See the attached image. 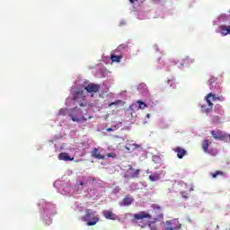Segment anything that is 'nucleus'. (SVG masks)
<instances>
[{
	"instance_id": "obj_10",
	"label": "nucleus",
	"mask_w": 230,
	"mask_h": 230,
	"mask_svg": "<svg viewBox=\"0 0 230 230\" xmlns=\"http://www.w3.org/2000/svg\"><path fill=\"white\" fill-rule=\"evenodd\" d=\"M172 150H173V152H175V154H177L178 159H182L184 157V155H188V151H186V149H184L181 146H177V147L173 148Z\"/></svg>"
},
{
	"instance_id": "obj_33",
	"label": "nucleus",
	"mask_w": 230,
	"mask_h": 230,
	"mask_svg": "<svg viewBox=\"0 0 230 230\" xmlns=\"http://www.w3.org/2000/svg\"><path fill=\"white\" fill-rule=\"evenodd\" d=\"M125 148H126V150L130 151V147L126 146Z\"/></svg>"
},
{
	"instance_id": "obj_9",
	"label": "nucleus",
	"mask_w": 230,
	"mask_h": 230,
	"mask_svg": "<svg viewBox=\"0 0 230 230\" xmlns=\"http://www.w3.org/2000/svg\"><path fill=\"white\" fill-rule=\"evenodd\" d=\"M182 225L179 223V220H169L165 222V226L162 230H179L181 229Z\"/></svg>"
},
{
	"instance_id": "obj_28",
	"label": "nucleus",
	"mask_w": 230,
	"mask_h": 230,
	"mask_svg": "<svg viewBox=\"0 0 230 230\" xmlns=\"http://www.w3.org/2000/svg\"><path fill=\"white\" fill-rule=\"evenodd\" d=\"M132 146H133L132 150H136V149L139 148V145H137V144H133Z\"/></svg>"
},
{
	"instance_id": "obj_4",
	"label": "nucleus",
	"mask_w": 230,
	"mask_h": 230,
	"mask_svg": "<svg viewBox=\"0 0 230 230\" xmlns=\"http://www.w3.org/2000/svg\"><path fill=\"white\" fill-rule=\"evenodd\" d=\"M83 222H87L86 226H96L100 222V217L96 216V212L93 209H86L85 215L81 217Z\"/></svg>"
},
{
	"instance_id": "obj_19",
	"label": "nucleus",
	"mask_w": 230,
	"mask_h": 230,
	"mask_svg": "<svg viewBox=\"0 0 230 230\" xmlns=\"http://www.w3.org/2000/svg\"><path fill=\"white\" fill-rule=\"evenodd\" d=\"M190 64H193V60L190 59L189 58H185L181 60V66L188 67Z\"/></svg>"
},
{
	"instance_id": "obj_12",
	"label": "nucleus",
	"mask_w": 230,
	"mask_h": 230,
	"mask_svg": "<svg viewBox=\"0 0 230 230\" xmlns=\"http://www.w3.org/2000/svg\"><path fill=\"white\" fill-rule=\"evenodd\" d=\"M84 90L86 93H98L100 91V85L91 83L84 87Z\"/></svg>"
},
{
	"instance_id": "obj_30",
	"label": "nucleus",
	"mask_w": 230,
	"mask_h": 230,
	"mask_svg": "<svg viewBox=\"0 0 230 230\" xmlns=\"http://www.w3.org/2000/svg\"><path fill=\"white\" fill-rule=\"evenodd\" d=\"M138 0H129V3H131V4H134V3L137 2Z\"/></svg>"
},
{
	"instance_id": "obj_35",
	"label": "nucleus",
	"mask_w": 230,
	"mask_h": 230,
	"mask_svg": "<svg viewBox=\"0 0 230 230\" xmlns=\"http://www.w3.org/2000/svg\"><path fill=\"white\" fill-rule=\"evenodd\" d=\"M119 50H121V49H117L115 50V53H116V51H119Z\"/></svg>"
},
{
	"instance_id": "obj_25",
	"label": "nucleus",
	"mask_w": 230,
	"mask_h": 230,
	"mask_svg": "<svg viewBox=\"0 0 230 230\" xmlns=\"http://www.w3.org/2000/svg\"><path fill=\"white\" fill-rule=\"evenodd\" d=\"M107 157H111L112 159H116V154L115 153H108Z\"/></svg>"
},
{
	"instance_id": "obj_21",
	"label": "nucleus",
	"mask_w": 230,
	"mask_h": 230,
	"mask_svg": "<svg viewBox=\"0 0 230 230\" xmlns=\"http://www.w3.org/2000/svg\"><path fill=\"white\" fill-rule=\"evenodd\" d=\"M211 120H212V123L218 125V123H220V117L214 115L212 116Z\"/></svg>"
},
{
	"instance_id": "obj_18",
	"label": "nucleus",
	"mask_w": 230,
	"mask_h": 230,
	"mask_svg": "<svg viewBox=\"0 0 230 230\" xmlns=\"http://www.w3.org/2000/svg\"><path fill=\"white\" fill-rule=\"evenodd\" d=\"M203 152L208 153V150L209 149V140L204 139L201 144Z\"/></svg>"
},
{
	"instance_id": "obj_2",
	"label": "nucleus",
	"mask_w": 230,
	"mask_h": 230,
	"mask_svg": "<svg viewBox=\"0 0 230 230\" xmlns=\"http://www.w3.org/2000/svg\"><path fill=\"white\" fill-rule=\"evenodd\" d=\"M145 219L152 220V215L146 211H140L133 215V223L137 224L140 227H146L148 221Z\"/></svg>"
},
{
	"instance_id": "obj_26",
	"label": "nucleus",
	"mask_w": 230,
	"mask_h": 230,
	"mask_svg": "<svg viewBox=\"0 0 230 230\" xmlns=\"http://www.w3.org/2000/svg\"><path fill=\"white\" fill-rule=\"evenodd\" d=\"M168 84H170L171 87L175 85V80L173 79H171V80H168Z\"/></svg>"
},
{
	"instance_id": "obj_24",
	"label": "nucleus",
	"mask_w": 230,
	"mask_h": 230,
	"mask_svg": "<svg viewBox=\"0 0 230 230\" xmlns=\"http://www.w3.org/2000/svg\"><path fill=\"white\" fill-rule=\"evenodd\" d=\"M119 103H121V101L117 100L109 104V107H112V105H119Z\"/></svg>"
},
{
	"instance_id": "obj_27",
	"label": "nucleus",
	"mask_w": 230,
	"mask_h": 230,
	"mask_svg": "<svg viewBox=\"0 0 230 230\" xmlns=\"http://www.w3.org/2000/svg\"><path fill=\"white\" fill-rule=\"evenodd\" d=\"M130 109H131V111H135L136 109H137V104L133 103V104L130 106Z\"/></svg>"
},
{
	"instance_id": "obj_31",
	"label": "nucleus",
	"mask_w": 230,
	"mask_h": 230,
	"mask_svg": "<svg viewBox=\"0 0 230 230\" xmlns=\"http://www.w3.org/2000/svg\"><path fill=\"white\" fill-rule=\"evenodd\" d=\"M107 132H112V128H107Z\"/></svg>"
},
{
	"instance_id": "obj_23",
	"label": "nucleus",
	"mask_w": 230,
	"mask_h": 230,
	"mask_svg": "<svg viewBox=\"0 0 230 230\" xmlns=\"http://www.w3.org/2000/svg\"><path fill=\"white\" fill-rule=\"evenodd\" d=\"M149 179H150V181H159V175H154V174H152V175H149Z\"/></svg>"
},
{
	"instance_id": "obj_6",
	"label": "nucleus",
	"mask_w": 230,
	"mask_h": 230,
	"mask_svg": "<svg viewBox=\"0 0 230 230\" xmlns=\"http://www.w3.org/2000/svg\"><path fill=\"white\" fill-rule=\"evenodd\" d=\"M87 96V92L82 88H77L72 93V100L74 102H77L80 107H84V102L85 101V97Z\"/></svg>"
},
{
	"instance_id": "obj_34",
	"label": "nucleus",
	"mask_w": 230,
	"mask_h": 230,
	"mask_svg": "<svg viewBox=\"0 0 230 230\" xmlns=\"http://www.w3.org/2000/svg\"><path fill=\"white\" fill-rule=\"evenodd\" d=\"M182 197H183V199H187L188 198V196L184 195V193H182Z\"/></svg>"
},
{
	"instance_id": "obj_22",
	"label": "nucleus",
	"mask_w": 230,
	"mask_h": 230,
	"mask_svg": "<svg viewBox=\"0 0 230 230\" xmlns=\"http://www.w3.org/2000/svg\"><path fill=\"white\" fill-rule=\"evenodd\" d=\"M218 175H224V172H222V171H217V172L212 173L213 179H217V177H218Z\"/></svg>"
},
{
	"instance_id": "obj_29",
	"label": "nucleus",
	"mask_w": 230,
	"mask_h": 230,
	"mask_svg": "<svg viewBox=\"0 0 230 230\" xmlns=\"http://www.w3.org/2000/svg\"><path fill=\"white\" fill-rule=\"evenodd\" d=\"M208 154H210L211 155H217V152H215V150H213V149L208 151Z\"/></svg>"
},
{
	"instance_id": "obj_36",
	"label": "nucleus",
	"mask_w": 230,
	"mask_h": 230,
	"mask_svg": "<svg viewBox=\"0 0 230 230\" xmlns=\"http://www.w3.org/2000/svg\"><path fill=\"white\" fill-rule=\"evenodd\" d=\"M146 117H147V118H150V114H147Z\"/></svg>"
},
{
	"instance_id": "obj_15",
	"label": "nucleus",
	"mask_w": 230,
	"mask_h": 230,
	"mask_svg": "<svg viewBox=\"0 0 230 230\" xmlns=\"http://www.w3.org/2000/svg\"><path fill=\"white\" fill-rule=\"evenodd\" d=\"M219 30L221 31V35L226 37V35H230V25H221L219 26Z\"/></svg>"
},
{
	"instance_id": "obj_3",
	"label": "nucleus",
	"mask_w": 230,
	"mask_h": 230,
	"mask_svg": "<svg viewBox=\"0 0 230 230\" xmlns=\"http://www.w3.org/2000/svg\"><path fill=\"white\" fill-rule=\"evenodd\" d=\"M218 100L219 102H224V97L222 96H217L210 93L206 96V102L208 103V107H206V105H201V111L205 112V114H209L211 111H213V102H217Z\"/></svg>"
},
{
	"instance_id": "obj_13",
	"label": "nucleus",
	"mask_w": 230,
	"mask_h": 230,
	"mask_svg": "<svg viewBox=\"0 0 230 230\" xmlns=\"http://www.w3.org/2000/svg\"><path fill=\"white\" fill-rule=\"evenodd\" d=\"M102 215L107 220H118V215L112 211L105 210L102 212Z\"/></svg>"
},
{
	"instance_id": "obj_14",
	"label": "nucleus",
	"mask_w": 230,
	"mask_h": 230,
	"mask_svg": "<svg viewBox=\"0 0 230 230\" xmlns=\"http://www.w3.org/2000/svg\"><path fill=\"white\" fill-rule=\"evenodd\" d=\"M133 203H134V197H132L130 195H127L121 200L120 206H131Z\"/></svg>"
},
{
	"instance_id": "obj_20",
	"label": "nucleus",
	"mask_w": 230,
	"mask_h": 230,
	"mask_svg": "<svg viewBox=\"0 0 230 230\" xmlns=\"http://www.w3.org/2000/svg\"><path fill=\"white\" fill-rule=\"evenodd\" d=\"M137 103L139 105L137 111H139V109L145 110L146 109V103H145L143 101H137Z\"/></svg>"
},
{
	"instance_id": "obj_16",
	"label": "nucleus",
	"mask_w": 230,
	"mask_h": 230,
	"mask_svg": "<svg viewBox=\"0 0 230 230\" xmlns=\"http://www.w3.org/2000/svg\"><path fill=\"white\" fill-rule=\"evenodd\" d=\"M58 159L60 161H73L74 158H71L67 153H60L58 155Z\"/></svg>"
},
{
	"instance_id": "obj_17",
	"label": "nucleus",
	"mask_w": 230,
	"mask_h": 230,
	"mask_svg": "<svg viewBox=\"0 0 230 230\" xmlns=\"http://www.w3.org/2000/svg\"><path fill=\"white\" fill-rule=\"evenodd\" d=\"M121 58H123L122 55H116L115 53L111 55V62H121Z\"/></svg>"
},
{
	"instance_id": "obj_32",
	"label": "nucleus",
	"mask_w": 230,
	"mask_h": 230,
	"mask_svg": "<svg viewBox=\"0 0 230 230\" xmlns=\"http://www.w3.org/2000/svg\"><path fill=\"white\" fill-rule=\"evenodd\" d=\"M85 183H84L83 181L79 182V186H84Z\"/></svg>"
},
{
	"instance_id": "obj_1",
	"label": "nucleus",
	"mask_w": 230,
	"mask_h": 230,
	"mask_svg": "<svg viewBox=\"0 0 230 230\" xmlns=\"http://www.w3.org/2000/svg\"><path fill=\"white\" fill-rule=\"evenodd\" d=\"M59 116H69L72 121L80 123V121H87L84 116H82V111L73 110L72 111L67 109H61L59 111Z\"/></svg>"
},
{
	"instance_id": "obj_11",
	"label": "nucleus",
	"mask_w": 230,
	"mask_h": 230,
	"mask_svg": "<svg viewBox=\"0 0 230 230\" xmlns=\"http://www.w3.org/2000/svg\"><path fill=\"white\" fill-rule=\"evenodd\" d=\"M91 156L93 157V159L98 160H105V155L100 154V149L98 147H94L93 151L91 152Z\"/></svg>"
},
{
	"instance_id": "obj_7",
	"label": "nucleus",
	"mask_w": 230,
	"mask_h": 230,
	"mask_svg": "<svg viewBox=\"0 0 230 230\" xmlns=\"http://www.w3.org/2000/svg\"><path fill=\"white\" fill-rule=\"evenodd\" d=\"M128 170L124 173V179H139V173H141V170L134 169L132 165H128Z\"/></svg>"
},
{
	"instance_id": "obj_5",
	"label": "nucleus",
	"mask_w": 230,
	"mask_h": 230,
	"mask_svg": "<svg viewBox=\"0 0 230 230\" xmlns=\"http://www.w3.org/2000/svg\"><path fill=\"white\" fill-rule=\"evenodd\" d=\"M152 208L155 211V217L154 220L148 221V227L150 230H155L157 228L154 226V224H155V222H161V220L164 218V216L163 215V210L161 209V207H159L158 205H153Z\"/></svg>"
},
{
	"instance_id": "obj_8",
	"label": "nucleus",
	"mask_w": 230,
	"mask_h": 230,
	"mask_svg": "<svg viewBox=\"0 0 230 230\" xmlns=\"http://www.w3.org/2000/svg\"><path fill=\"white\" fill-rule=\"evenodd\" d=\"M210 134L214 139H217L218 141H227L229 139V134L224 133L220 129L211 130Z\"/></svg>"
}]
</instances>
